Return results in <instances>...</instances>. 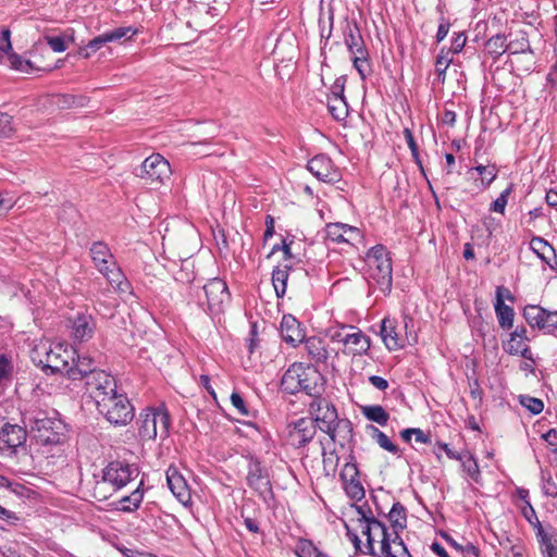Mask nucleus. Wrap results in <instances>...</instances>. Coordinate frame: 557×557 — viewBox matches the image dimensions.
<instances>
[{"label": "nucleus", "instance_id": "nucleus-1", "mask_svg": "<svg viewBox=\"0 0 557 557\" xmlns=\"http://www.w3.org/2000/svg\"><path fill=\"white\" fill-rule=\"evenodd\" d=\"M357 522L367 537L368 553L374 557H411L404 541L395 531L374 518L367 506H356Z\"/></svg>", "mask_w": 557, "mask_h": 557}, {"label": "nucleus", "instance_id": "nucleus-2", "mask_svg": "<svg viewBox=\"0 0 557 557\" xmlns=\"http://www.w3.org/2000/svg\"><path fill=\"white\" fill-rule=\"evenodd\" d=\"M22 422L29 434L44 446L59 445L65 441V425L54 410L30 406L22 413Z\"/></svg>", "mask_w": 557, "mask_h": 557}, {"label": "nucleus", "instance_id": "nucleus-3", "mask_svg": "<svg viewBox=\"0 0 557 557\" xmlns=\"http://www.w3.org/2000/svg\"><path fill=\"white\" fill-rule=\"evenodd\" d=\"M67 377L85 382L86 393L96 404L116 393L115 379L103 370L96 369L95 361L89 357H79L74 368L67 371Z\"/></svg>", "mask_w": 557, "mask_h": 557}, {"label": "nucleus", "instance_id": "nucleus-4", "mask_svg": "<svg viewBox=\"0 0 557 557\" xmlns=\"http://www.w3.org/2000/svg\"><path fill=\"white\" fill-rule=\"evenodd\" d=\"M323 377L313 367L301 362L293 363L284 373L281 385L289 394L305 392L310 397H315L323 392Z\"/></svg>", "mask_w": 557, "mask_h": 557}, {"label": "nucleus", "instance_id": "nucleus-5", "mask_svg": "<svg viewBox=\"0 0 557 557\" xmlns=\"http://www.w3.org/2000/svg\"><path fill=\"white\" fill-rule=\"evenodd\" d=\"M139 475V469L135 463L122 460L109 462L101 471V479L96 481L94 492L99 500L107 499V487L117 492Z\"/></svg>", "mask_w": 557, "mask_h": 557}, {"label": "nucleus", "instance_id": "nucleus-6", "mask_svg": "<svg viewBox=\"0 0 557 557\" xmlns=\"http://www.w3.org/2000/svg\"><path fill=\"white\" fill-rule=\"evenodd\" d=\"M367 274L370 283L385 295L391 292L393 265L391 252L382 245L372 247L366 256Z\"/></svg>", "mask_w": 557, "mask_h": 557}, {"label": "nucleus", "instance_id": "nucleus-7", "mask_svg": "<svg viewBox=\"0 0 557 557\" xmlns=\"http://www.w3.org/2000/svg\"><path fill=\"white\" fill-rule=\"evenodd\" d=\"M32 360L46 371L60 372L67 376V371L74 368L70 367V360H74V351L61 344L40 343L33 349Z\"/></svg>", "mask_w": 557, "mask_h": 557}, {"label": "nucleus", "instance_id": "nucleus-8", "mask_svg": "<svg viewBox=\"0 0 557 557\" xmlns=\"http://www.w3.org/2000/svg\"><path fill=\"white\" fill-rule=\"evenodd\" d=\"M343 40L350 54L354 67L364 81L371 72L369 50L357 21H346L343 26Z\"/></svg>", "mask_w": 557, "mask_h": 557}, {"label": "nucleus", "instance_id": "nucleus-9", "mask_svg": "<svg viewBox=\"0 0 557 557\" xmlns=\"http://www.w3.org/2000/svg\"><path fill=\"white\" fill-rule=\"evenodd\" d=\"M90 256L94 265L107 278L109 284L120 292H126L128 283L117 267L108 245L102 242L94 243L90 247Z\"/></svg>", "mask_w": 557, "mask_h": 557}, {"label": "nucleus", "instance_id": "nucleus-10", "mask_svg": "<svg viewBox=\"0 0 557 557\" xmlns=\"http://www.w3.org/2000/svg\"><path fill=\"white\" fill-rule=\"evenodd\" d=\"M97 409L113 425H127L134 419V407L123 393H114L98 401Z\"/></svg>", "mask_w": 557, "mask_h": 557}, {"label": "nucleus", "instance_id": "nucleus-11", "mask_svg": "<svg viewBox=\"0 0 557 557\" xmlns=\"http://www.w3.org/2000/svg\"><path fill=\"white\" fill-rule=\"evenodd\" d=\"M309 412L312 421L321 431L330 435L331 440H335V431L338 423L337 411L335 407L321 395L311 397L309 403Z\"/></svg>", "mask_w": 557, "mask_h": 557}, {"label": "nucleus", "instance_id": "nucleus-12", "mask_svg": "<svg viewBox=\"0 0 557 557\" xmlns=\"http://www.w3.org/2000/svg\"><path fill=\"white\" fill-rule=\"evenodd\" d=\"M139 423V435L144 440L156 438V423L161 426V437L165 438L170 432V414L164 407L160 408H148L143 411L138 419Z\"/></svg>", "mask_w": 557, "mask_h": 557}, {"label": "nucleus", "instance_id": "nucleus-13", "mask_svg": "<svg viewBox=\"0 0 557 557\" xmlns=\"http://www.w3.org/2000/svg\"><path fill=\"white\" fill-rule=\"evenodd\" d=\"M136 175L148 185H161L170 178L171 166L160 153H153L146 158L136 170Z\"/></svg>", "mask_w": 557, "mask_h": 557}, {"label": "nucleus", "instance_id": "nucleus-14", "mask_svg": "<svg viewBox=\"0 0 557 557\" xmlns=\"http://www.w3.org/2000/svg\"><path fill=\"white\" fill-rule=\"evenodd\" d=\"M203 292L207 297L206 311L210 315H215L224 310L230 301V292L226 283L221 278H212L205 286Z\"/></svg>", "mask_w": 557, "mask_h": 557}, {"label": "nucleus", "instance_id": "nucleus-15", "mask_svg": "<svg viewBox=\"0 0 557 557\" xmlns=\"http://www.w3.org/2000/svg\"><path fill=\"white\" fill-rule=\"evenodd\" d=\"M246 480L247 484L260 495L271 491L268 470L255 457L249 458Z\"/></svg>", "mask_w": 557, "mask_h": 557}, {"label": "nucleus", "instance_id": "nucleus-16", "mask_svg": "<svg viewBox=\"0 0 557 557\" xmlns=\"http://www.w3.org/2000/svg\"><path fill=\"white\" fill-rule=\"evenodd\" d=\"M307 169L324 183H336L341 178L339 172L334 168L332 160L325 154H318L309 160Z\"/></svg>", "mask_w": 557, "mask_h": 557}, {"label": "nucleus", "instance_id": "nucleus-17", "mask_svg": "<svg viewBox=\"0 0 557 557\" xmlns=\"http://www.w3.org/2000/svg\"><path fill=\"white\" fill-rule=\"evenodd\" d=\"M345 79L339 77L335 81L332 92L327 97V108L336 121H345L348 116V103L344 97Z\"/></svg>", "mask_w": 557, "mask_h": 557}, {"label": "nucleus", "instance_id": "nucleus-18", "mask_svg": "<svg viewBox=\"0 0 557 557\" xmlns=\"http://www.w3.org/2000/svg\"><path fill=\"white\" fill-rule=\"evenodd\" d=\"M326 239L335 244H351L362 239L361 232L358 227L344 223H329L325 226Z\"/></svg>", "mask_w": 557, "mask_h": 557}, {"label": "nucleus", "instance_id": "nucleus-19", "mask_svg": "<svg viewBox=\"0 0 557 557\" xmlns=\"http://www.w3.org/2000/svg\"><path fill=\"white\" fill-rule=\"evenodd\" d=\"M166 482L170 491L177 500L187 506L191 502L190 488L184 475L175 466H170L166 470Z\"/></svg>", "mask_w": 557, "mask_h": 557}, {"label": "nucleus", "instance_id": "nucleus-20", "mask_svg": "<svg viewBox=\"0 0 557 557\" xmlns=\"http://www.w3.org/2000/svg\"><path fill=\"white\" fill-rule=\"evenodd\" d=\"M315 430V424L311 419H299L290 426L288 441L296 448L304 447L314 437Z\"/></svg>", "mask_w": 557, "mask_h": 557}, {"label": "nucleus", "instance_id": "nucleus-21", "mask_svg": "<svg viewBox=\"0 0 557 557\" xmlns=\"http://www.w3.org/2000/svg\"><path fill=\"white\" fill-rule=\"evenodd\" d=\"M96 331V321L90 313L77 312L72 320L71 335L75 342L89 341Z\"/></svg>", "mask_w": 557, "mask_h": 557}, {"label": "nucleus", "instance_id": "nucleus-22", "mask_svg": "<svg viewBox=\"0 0 557 557\" xmlns=\"http://www.w3.org/2000/svg\"><path fill=\"white\" fill-rule=\"evenodd\" d=\"M503 293H506V297L509 300H512L513 297L510 290L504 286H498L496 288V301H495V313L502 329L508 330L513 325L515 311L510 306L505 305L503 301Z\"/></svg>", "mask_w": 557, "mask_h": 557}, {"label": "nucleus", "instance_id": "nucleus-23", "mask_svg": "<svg viewBox=\"0 0 557 557\" xmlns=\"http://www.w3.org/2000/svg\"><path fill=\"white\" fill-rule=\"evenodd\" d=\"M26 437L27 432L25 426L22 428L17 424L4 423L0 426V449H15L25 443Z\"/></svg>", "mask_w": 557, "mask_h": 557}, {"label": "nucleus", "instance_id": "nucleus-24", "mask_svg": "<svg viewBox=\"0 0 557 557\" xmlns=\"http://www.w3.org/2000/svg\"><path fill=\"white\" fill-rule=\"evenodd\" d=\"M398 322L396 319L384 318L381 321V338L388 350H397L404 347V339L397 331Z\"/></svg>", "mask_w": 557, "mask_h": 557}, {"label": "nucleus", "instance_id": "nucleus-25", "mask_svg": "<svg viewBox=\"0 0 557 557\" xmlns=\"http://www.w3.org/2000/svg\"><path fill=\"white\" fill-rule=\"evenodd\" d=\"M281 336L286 344L296 347L305 339V332L296 318L290 314L283 317L281 322Z\"/></svg>", "mask_w": 557, "mask_h": 557}, {"label": "nucleus", "instance_id": "nucleus-26", "mask_svg": "<svg viewBox=\"0 0 557 557\" xmlns=\"http://www.w3.org/2000/svg\"><path fill=\"white\" fill-rule=\"evenodd\" d=\"M370 349V338L357 327L345 337L344 352L350 356H362Z\"/></svg>", "mask_w": 557, "mask_h": 557}, {"label": "nucleus", "instance_id": "nucleus-27", "mask_svg": "<svg viewBox=\"0 0 557 557\" xmlns=\"http://www.w3.org/2000/svg\"><path fill=\"white\" fill-rule=\"evenodd\" d=\"M530 248L550 269H554L555 265H557L555 249L547 240L541 237H534L530 243Z\"/></svg>", "mask_w": 557, "mask_h": 557}, {"label": "nucleus", "instance_id": "nucleus-28", "mask_svg": "<svg viewBox=\"0 0 557 557\" xmlns=\"http://www.w3.org/2000/svg\"><path fill=\"white\" fill-rule=\"evenodd\" d=\"M550 530V527H539V531L535 532L543 557H557V541Z\"/></svg>", "mask_w": 557, "mask_h": 557}, {"label": "nucleus", "instance_id": "nucleus-29", "mask_svg": "<svg viewBox=\"0 0 557 557\" xmlns=\"http://www.w3.org/2000/svg\"><path fill=\"white\" fill-rule=\"evenodd\" d=\"M144 481L141 480L138 486L129 494L121 497L116 503V508L124 512H133L137 510L144 499Z\"/></svg>", "mask_w": 557, "mask_h": 557}, {"label": "nucleus", "instance_id": "nucleus-30", "mask_svg": "<svg viewBox=\"0 0 557 557\" xmlns=\"http://www.w3.org/2000/svg\"><path fill=\"white\" fill-rule=\"evenodd\" d=\"M305 350L311 360L317 363L327 359V350L324 341L318 336H311L305 341Z\"/></svg>", "mask_w": 557, "mask_h": 557}, {"label": "nucleus", "instance_id": "nucleus-31", "mask_svg": "<svg viewBox=\"0 0 557 557\" xmlns=\"http://www.w3.org/2000/svg\"><path fill=\"white\" fill-rule=\"evenodd\" d=\"M367 433L371 436L372 440H374L377 445L393 454V455H398L399 454V448L397 445H395L391 440L389 437L384 433L382 432L380 429H377L376 426L370 424L367 426Z\"/></svg>", "mask_w": 557, "mask_h": 557}, {"label": "nucleus", "instance_id": "nucleus-32", "mask_svg": "<svg viewBox=\"0 0 557 557\" xmlns=\"http://www.w3.org/2000/svg\"><path fill=\"white\" fill-rule=\"evenodd\" d=\"M388 520L391 522L389 531H395L396 534H399L407 525L405 507L399 503L394 504L388 512Z\"/></svg>", "mask_w": 557, "mask_h": 557}, {"label": "nucleus", "instance_id": "nucleus-33", "mask_svg": "<svg viewBox=\"0 0 557 557\" xmlns=\"http://www.w3.org/2000/svg\"><path fill=\"white\" fill-rule=\"evenodd\" d=\"M288 269L289 265L285 264L283 268L276 267L272 272V284L275 294L278 298H282L286 293L287 281H288Z\"/></svg>", "mask_w": 557, "mask_h": 557}, {"label": "nucleus", "instance_id": "nucleus-34", "mask_svg": "<svg viewBox=\"0 0 557 557\" xmlns=\"http://www.w3.org/2000/svg\"><path fill=\"white\" fill-rule=\"evenodd\" d=\"M361 412L369 421L382 426L386 425L389 419L388 412L380 405L363 406Z\"/></svg>", "mask_w": 557, "mask_h": 557}, {"label": "nucleus", "instance_id": "nucleus-35", "mask_svg": "<svg viewBox=\"0 0 557 557\" xmlns=\"http://www.w3.org/2000/svg\"><path fill=\"white\" fill-rule=\"evenodd\" d=\"M504 350L509 355L531 359V351L525 342L512 335H509V339L504 344Z\"/></svg>", "mask_w": 557, "mask_h": 557}, {"label": "nucleus", "instance_id": "nucleus-36", "mask_svg": "<svg viewBox=\"0 0 557 557\" xmlns=\"http://www.w3.org/2000/svg\"><path fill=\"white\" fill-rule=\"evenodd\" d=\"M480 178V184L483 189H486L497 177L498 169L495 164H479L473 168Z\"/></svg>", "mask_w": 557, "mask_h": 557}, {"label": "nucleus", "instance_id": "nucleus-37", "mask_svg": "<svg viewBox=\"0 0 557 557\" xmlns=\"http://www.w3.org/2000/svg\"><path fill=\"white\" fill-rule=\"evenodd\" d=\"M545 312L546 309L540 306L528 305L523 309V317L531 327H537L541 330V324L544 321L543 317L545 315Z\"/></svg>", "mask_w": 557, "mask_h": 557}, {"label": "nucleus", "instance_id": "nucleus-38", "mask_svg": "<svg viewBox=\"0 0 557 557\" xmlns=\"http://www.w3.org/2000/svg\"><path fill=\"white\" fill-rule=\"evenodd\" d=\"M485 49L490 55L494 59H498L505 52H507L508 46L506 37L503 35H496L491 37L486 44Z\"/></svg>", "mask_w": 557, "mask_h": 557}, {"label": "nucleus", "instance_id": "nucleus-39", "mask_svg": "<svg viewBox=\"0 0 557 557\" xmlns=\"http://www.w3.org/2000/svg\"><path fill=\"white\" fill-rule=\"evenodd\" d=\"M508 49L507 51L510 54L518 53H533L530 41L527 37L525 33H519L516 38L507 42Z\"/></svg>", "mask_w": 557, "mask_h": 557}, {"label": "nucleus", "instance_id": "nucleus-40", "mask_svg": "<svg viewBox=\"0 0 557 557\" xmlns=\"http://www.w3.org/2000/svg\"><path fill=\"white\" fill-rule=\"evenodd\" d=\"M9 65L12 70L18 71L21 73L30 74L36 67L33 62L26 59H23L20 54L10 52L8 55Z\"/></svg>", "mask_w": 557, "mask_h": 557}, {"label": "nucleus", "instance_id": "nucleus-41", "mask_svg": "<svg viewBox=\"0 0 557 557\" xmlns=\"http://www.w3.org/2000/svg\"><path fill=\"white\" fill-rule=\"evenodd\" d=\"M108 42V36L106 33H103L91 39L85 47L81 48L78 54L84 59H88L92 53L101 49Z\"/></svg>", "mask_w": 557, "mask_h": 557}, {"label": "nucleus", "instance_id": "nucleus-42", "mask_svg": "<svg viewBox=\"0 0 557 557\" xmlns=\"http://www.w3.org/2000/svg\"><path fill=\"white\" fill-rule=\"evenodd\" d=\"M461 462L463 471L470 479L478 482L480 478V469L476 459L469 453H463L459 460Z\"/></svg>", "mask_w": 557, "mask_h": 557}, {"label": "nucleus", "instance_id": "nucleus-43", "mask_svg": "<svg viewBox=\"0 0 557 557\" xmlns=\"http://www.w3.org/2000/svg\"><path fill=\"white\" fill-rule=\"evenodd\" d=\"M298 557H318L321 550L310 540L300 539L295 547Z\"/></svg>", "mask_w": 557, "mask_h": 557}, {"label": "nucleus", "instance_id": "nucleus-44", "mask_svg": "<svg viewBox=\"0 0 557 557\" xmlns=\"http://www.w3.org/2000/svg\"><path fill=\"white\" fill-rule=\"evenodd\" d=\"M347 496L355 500H360L364 497V488L359 480V476L352 481L343 484Z\"/></svg>", "mask_w": 557, "mask_h": 557}, {"label": "nucleus", "instance_id": "nucleus-45", "mask_svg": "<svg viewBox=\"0 0 557 557\" xmlns=\"http://www.w3.org/2000/svg\"><path fill=\"white\" fill-rule=\"evenodd\" d=\"M14 132L13 117L10 114L0 111V138H9L14 134Z\"/></svg>", "mask_w": 557, "mask_h": 557}, {"label": "nucleus", "instance_id": "nucleus-46", "mask_svg": "<svg viewBox=\"0 0 557 557\" xmlns=\"http://www.w3.org/2000/svg\"><path fill=\"white\" fill-rule=\"evenodd\" d=\"M543 322L541 324V330H543L547 334L556 335L557 334V311H548L546 310L545 315L543 317Z\"/></svg>", "mask_w": 557, "mask_h": 557}, {"label": "nucleus", "instance_id": "nucleus-47", "mask_svg": "<svg viewBox=\"0 0 557 557\" xmlns=\"http://www.w3.org/2000/svg\"><path fill=\"white\" fill-rule=\"evenodd\" d=\"M512 191V184L509 185L505 190L500 193V195L493 201L490 210L493 212H497L504 214L506 205L508 202V197Z\"/></svg>", "mask_w": 557, "mask_h": 557}, {"label": "nucleus", "instance_id": "nucleus-48", "mask_svg": "<svg viewBox=\"0 0 557 557\" xmlns=\"http://www.w3.org/2000/svg\"><path fill=\"white\" fill-rule=\"evenodd\" d=\"M542 491L548 497H557V484L552 474L542 471Z\"/></svg>", "mask_w": 557, "mask_h": 557}, {"label": "nucleus", "instance_id": "nucleus-49", "mask_svg": "<svg viewBox=\"0 0 557 557\" xmlns=\"http://www.w3.org/2000/svg\"><path fill=\"white\" fill-rule=\"evenodd\" d=\"M453 62V58L450 51L441 50L440 54L436 57L435 61V70L438 76H442L446 73L449 64Z\"/></svg>", "mask_w": 557, "mask_h": 557}, {"label": "nucleus", "instance_id": "nucleus-50", "mask_svg": "<svg viewBox=\"0 0 557 557\" xmlns=\"http://www.w3.org/2000/svg\"><path fill=\"white\" fill-rule=\"evenodd\" d=\"M10 52H12L11 33L9 29H3L0 34V63Z\"/></svg>", "mask_w": 557, "mask_h": 557}, {"label": "nucleus", "instance_id": "nucleus-51", "mask_svg": "<svg viewBox=\"0 0 557 557\" xmlns=\"http://www.w3.org/2000/svg\"><path fill=\"white\" fill-rule=\"evenodd\" d=\"M521 404L533 414H539L544 409V404L541 399L530 396L522 397Z\"/></svg>", "mask_w": 557, "mask_h": 557}, {"label": "nucleus", "instance_id": "nucleus-52", "mask_svg": "<svg viewBox=\"0 0 557 557\" xmlns=\"http://www.w3.org/2000/svg\"><path fill=\"white\" fill-rule=\"evenodd\" d=\"M339 476H341L343 484L358 478L359 471H358L357 466L352 462L345 463L341 471Z\"/></svg>", "mask_w": 557, "mask_h": 557}, {"label": "nucleus", "instance_id": "nucleus-53", "mask_svg": "<svg viewBox=\"0 0 557 557\" xmlns=\"http://www.w3.org/2000/svg\"><path fill=\"white\" fill-rule=\"evenodd\" d=\"M522 513L535 532L539 531V527H543L541 521L537 518V515H536L534 508L530 504H528L522 509Z\"/></svg>", "mask_w": 557, "mask_h": 557}, {"label": "nucleus", "instance_id": "nucleus-54", "mask_svg": "<svg viewBox=\"0 0 557 557\" xmlns=\"http://www.w3.org/2000/svg\"><path fill=\"white\" fill-rule=\"evenodd\" d=\"M231 403L237 412L242 416L248 417L250 414L248 407L245 404L244 398L238 393H232Z\"/></svg>", "mask_w": 557, "mask_h": 557}, {"label": "nucleus", "instance_id": "nucleus-55", "mask_svg": "<svg viewBox=\"0 0 557 557\" xmlns=\"http://www.w3.org/2000/svg\"><path fill=\"white\" fill-rule=\"evenodd\" d=\"M136 32L132 29V27H119L111 32H107V36L109 39V42L112 41H119L122 38L128 36V34L134 35Z\"/></svg>", "mask_w": 557, "mask_h": 557}, {"label": "nucleus", "instance_id": "nucleus-56", "mask_svg": "<svg viewBox=\"0 0 557 557\" xmlns=\"http://www.w3.org/2000/svg\"><path fill=\"white\" fill-rule=\"evenodd\" d=\"M354 327L355 326L347 325V326H342L341 329L335 330L334 332H332L330 334L331 339L336 343H342L345 346V337L349 336L351 331H354Z\"/></svg>", "mask_w": 557, "mask_h": 557}, {"label": "nucleus", "instance_id": "nucleus-57", "mask_svg": "<svg viewBox=\"0 0 557 557\" xmlns=\"http://www.w3.org/2000/svg\"><path fill=\"white\" fill-rule=\"evenodd\" d=\"M466 41H467V37L465 36L463 33L455 34V36L453 37V40H451V48L448 50V51H450V54L459 53L462 50V48L465 47Z\"/></svg>", "mask_w": 557, "mask_h": 557}, {"label": "nucleus", "instance_id": "nucleus-58", "mask_svg": "<svg viewBox=\"0 0 557 557\" xmlns=\"http://www.w3.org/2000/svg\"><path fill=\"white\" fill-rule=\"evenodd\" d=\"M404 137L406 139L408 148L410 149L412 158L418 159V154H419L418 145L413 138L412 132L409 128L404 129Z\"/></svg>", "mask_w": 557, "mask_h": 557}, {"label": "nucleus", "instance_id": "nucleus-59", "mask_svg": "<svg viewBox=\"0 0 557 557\" xmlns=\"http://www.w3.org/2000/svg\"><path fill=\"white\" fill-rule=\"evenodd\" d=\"M47 42L54 52H63L66 50L65 41L60 36L47 37Z\"/></svg>", "mask_w": 557, "mask_h": 557}, {"label": "nucleus", "instance_id": "nucleus-60", "mask_svg": "<svg viewBox=\"0 0 557 557\" xmlns=\"http://www.w3.org/2000/svg\"><path fill=\"white\" fill-rule=\"evenodd\" d=\"M449 28H450L449 21L447 18H445L444 16H442L440 18V25H438L437 33H436V41L437 42H441L445 39V37L447 36V34L449 32Z\"/></svg>", "mask_w": 557, "mask_h": 557}, {"label": "nucleus", "instance_id": "nucleus-61", "mask_svg": "<svg viewBox=\"0 0 557 557\" xmlns=\"http://www.w3.org/2000/svg\"><path fill=\"white\" fill-rule=\"evenodd\" d=\"M12 371L11 361L4 356H0V381L7 379Z\"/></svg>", "mask_w": 557, "mask_h": 557}, {"label": "nucleus", "instance_id": "nucleus-62", "mask_svg": "<svg viewBox=\"0 0 557 557\" xmlns=\"http://www.w3.org/2000/svg\"><path fill=\"white\" fill-rule=\"evenodd\" d=\"M369 382L371 383L372 386H374L375 388H377L380 391H385L386 388H388L387 380H385L382 376L371 375L369 377Z\"/></svg>", "mask_w": 557, "mask_h": 557}, {"label": "nucleus", "instance_id": "nucleus-63", "mask_svg": "<svg viewBox=\"0 0 557 557\" xmlns=\"http://www.w3.org/2000/svg\"><path fill=\"white\" fill-rule=\"evenodd\" d=\"M0 519L9 522L10 524H15L18 521V517L16 515L0 505Z\"/></svg>", "mask_w": 557, "mask_h": 557}, {"label": "nucleus", "instance_id": "nucleus-64", "mask_svg": "<svg viewBox=\"0 0 557 557\" xmlns=\"http://www.w3.org/2000/svg\"><path fill=\"white\" fill-rule=\"evenodd\" d=\"M413 437L417 443L429 444L431 443V437L423 430L419 428H413Z\"/></svg>", "mask_w": 557, "mask_h": 557}]
</instances>
